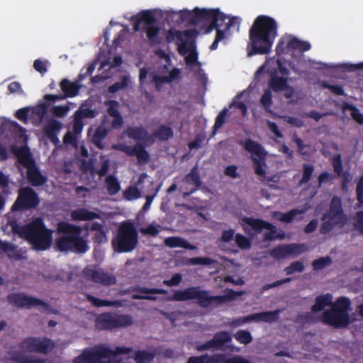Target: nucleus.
Masks as SVG:
<instances>
[{"label": "nucleus", "mask_w": 363, "mask_h": 363, "mask_svg": "<svg viewBox=\"0 0 363 363\" xmlns=\"http://www.w3.org/2000/svg\"><path fill=\"white\" fill-rule=\"evenodd\" d=\"M277 27L274 18L263 15L257 16L249 30L248 56L269 53L277 36Z\"/></svg>", "instance_id": "obj_1"}, {"label": "nucleus", "mask_w": 363, "mask_h": 363, "mask_svg": "<svg viewBox=\"0 0 363 363\" xmlns=\"http://www.w3.org/2000/svg\"><path fill=\"white\" fill-rule=\"evenodd\" d=\"M243 291H236L228 289L226 294L220 296H210L206 290L200 289L199 286H191L183 290H177L171 296L167 298L168 301H185L197 300V304L203 308L210 306L218 307L223 303L235 300L242 295Z\"/></svg>", "instance_id": "obj_2"}, {"label": "nucleus", "mask_w": 363, "mask_h": 363, "mask_svg": "<svg viewBox=\"0 0 363 363\" xmlns=\"http://www.w3.org/2000/svg\"><path fill=\"white\" fill-rule=\"evenodd\" d=\"M57 232L62 235L55 239L57 250L77 254H84L89 250L87 240L81 236L82 229L80 226L62 220L57 225Z\"/></svg>", "instance_id": "obj_3"}, {"label": "nucleus", "mask_w": 363, "mask_h": 363, "mask_svg": "<svg viewBox=\"0 0 363 363\" xmlns=\"http://www.w3.org/2000/svg\"><path fill=\"white\" fill-rule=\"evenodd\" d=\"M125 134L135 141H140L133 146L125 144H118L116 149L125 153L128 156H135L139 164H145L150 160V155L145 150L146 146L155 143L153 136L150 135L143 126L128 127L124 131Z\"/></svg>", "instance_id": "obj_4"}, {"label": "nucleus", "mask_w": 363, "mask_h": 363, "mask_svg": "<svg viewBox=\"0 0 363 363\" xmlns=\"http://www.w3.org/2000/svg\"><path fill=\"white\" fill-rule=\"evenodd\" d=\"M180 17L183 21L188 22L193 26L208 23L204 31L206 34L211 33L218 26H223V23L229 18L219 9H199L198 7L192 11H182Z\"/></svg>", "instance_id": "obj_5"}, {"label": "nucleus", "mask_w": 363, "mask_h": 363, "mask_svg": "<svg viewBox=\"0 0 363 363\" xmlns=\"http://www.w3.org/2000/svg\"><path fill=\"white\" fill-rule=\"evenodd\" d=\"M26 240L33 249L37 251H44L52 244V231L48 229L41 218H36L24 228Z\"/></svg>", "instance_id": "obj_6"}, {"label": "nucleus", "mask_w": 363, "mask_h": 363, "mask_svg": "<svg viewBox=\"0 0 363 363\" xmlns=\"http://www.w3.org/2000/svg\"><path fill=\"white\" fill-rule=\"evenodd\" d=\"M11 152L17 158L18 162L27 169V179L33 186L44 185L48 178L43 175L39 168L27 145H22L19 147L13 145Z\"/></svg>", "instance_id": "obj_7"}, {"label": "nucleus", "mask_w": 363, "mask_h": 363, "mask_svg": "<svg viewBox=\"0 0 363 363\" xmlns=\"http://www.w3.org/2000/svg\"><path fill=\"white\" fill-rule=\"evenodd\" d=\"M350 306L351 301L349 298L342 296L337 298L330 310L323 313L321 322L337 329L346 328L351 323L348 313Z\"/></svg>", "instance_id": "obj_8"}, {"label": "nucleus", "mask_w": 363, "mask_h": 363, "mask_svg": "<svg viewBox=\"0 0 363 363\" xmlns=\"http://www.w3.org/2000/svg\"><path fill=\"white\" fill-rule=\"evenodd\" d=\"M138 244V233L134 224L125 220L118 228L116 236L111 240L115 252L126 253L133 251Z\"/></svg>", "instance_id": "obj_9"}, {"label": "nucleus", "mask_w": 363, "mask_h": 363, "mask_svg": "<svg viewBox=\"0 0 363 363\" xmlns=\"http://www.w3.org/2000/svg\"><path fill=\"white\" fill-rule=\"evenodd\" d=\"M132 351L130 347H117L112 350L105 344H99L85 349L82 354L73 359V363H101L102 359L113 357L118 354H128Z\"/></svg>", "instance_id": "obj_10"}, {"label": "nucleus", "mask_w": 363, "mask_h": 363, "mask_svg": "<svg viewBox=\"0 0 363 363\" xmlns=\"http://www.w3.org/2000/svg\"><path fill=\"white\" fill-rule=\"evenodd\" d=\"M323 223L319 231L322 235L329 233L335 226L344 225L347 223V216L344 213L342 200L337 196H334L330 201L328 211L322 217Z\"/></svg>", "instance_id": "obj_11"}, {"label": "nucleus", "mask_w": 363, "mask_h": 363, "mask_svg": "<svg viewBox=\"0 0 363 363\" xmlns=\"http://www.w3.org/2000/svg\"><path fill=\"white\" fill-rule=\"evenodd\" d=\"M133 324V318L128 314L103 313L95 319V326L99 330H112L125 328Z\"/></svg>", "instance_id": "obj_12"}, {"label": "nucleus", "mask_w": 363, "mask_h": 363, "mask_svg": "<svg viewBox=\"0 0 363 363\" xmlns=\"http://www.w3.org/2000/svg\"><path fill=\"white\" fill-rule=\"evenodd\" d=\"M243 147L246 151L252 155L251 156V160L253 164L255 173L258 176L265 177L267 152L262 145L249 138L244 142Z\"/></svg>", "instance_id": "obj_13"}, {"label": "nucleus", "mask_w": 363, "mask_h": 363, "mask_svg": "<svg viewBox=\"0 0 363 363\" xmlns=\"http://www.w3.org/2000/svg\"><path fill=\"white\" fill-rule=\"evenodd\" d=\"M157 19L152 11H142L135 17L133 30L135 31H139L140 25L143 24L142 30L145 32L149 40L151 43H155V39L157 38L160 31L159 27L155 25Z\"/></svg>", "instance_id": "obj_14"}, {"label": "nucleus", "mask_w": 363, "mask_h": 363, "mask_svg": "<svg viewBox=\"0 0 363 363\" xmlns=\"http://www.w3.org/2000/svg\"><path fill=\"white\" fill-rule=\"evenodd\" d=\"M19 347L28 352L48 354L55 347V342L47 337H32L24 338L18 345Z\"/></svg>", "instance_id": "obj_15"}, {"label": "nucleus", "mask_w": 363, "mask_h": 363, "mask_svg": "<svg viewBox=\"0 0 363 363\" xmlns=\"http://www.w3.org/2000/svg\"><path fill=\"white\" fill-rule=\"evenodd\" d=\"M6 300L9 304L19 308H32L43 306L45 311L56 313L51 306L44 301L35 297L29 296L23 293H11L7 295Z\"/></svg>", "instance_id": "obj_16"}, {"label": "nucleus", "mask_w": 363, "mask_h": 363, "mask_svg": "<svg viewBox=\"0 0 363 363\" xmlns=\"http://www.w3.org/2000/svg\"><path fill=\"white\" fill-rule=\"evenodd\" d=\"M40 199L37 193L30 187L20 189L18 195L12 206V211H22L34 208L38 206Z\"/></svg>", "instance_id": "obj_17"}, {"label": "nucleus", "mask_w": 363, "mask_h": 363, "mask_svg": "<svg viewBox=\"0 0 363 363\" xmlns=\"http://www.w3.org/2000/svg\"><path fill=\"white\" fill-rule=\"evenodd\" d=\"M83 276L87 281H90L103 286H112L116 284L115 276L105 272L97 265H88L82 271Z\"/></svg>", "instance_id": "obj_18"}, {"label": "nucleus", "mask_w": 363, "mask_h": 363, "mask_svg": "<svg viewBox=\"0 0 363 363\" xmlns=\"http://www.w3.org/2000/svg\"><path fill=\"white\" fill-rule=\"evenodd\" d=\"M187 363H251L250 360L242 356H234L226 358L223 354L208 355V354L200 356H193L188 359Z\"/></svg>", "instance_id": "obj_19"}, {"label": "nucleus", "mask_w": 363, "mask_h": 363, "mask_svg": "<svg viewBox=\"0 0 363 363\" xmlns=\"http://www.w3.org/2000/svg\"><path fill=\"white\" fill-rule=\"evenodd\" d=\"M242 220L243 223L250 226L256 233H261L264 229L269 230V232L264 234L265 240H273L277 238L276 226L266 220L252 217H243Z\"/></svg>", "instance_id": "obj_20"}, {"label": "nucleus", "mask_w": 363, "mask_h": 363, "mask_svg": "<svg viewBox=\"0 0 363 363\" xmlns=\"http://www.w3.org/2000/svg\"><path fill=\"white\" fill-rule=\"evenodd\" d=\"M231 340L232 337L228 332L219 331L213 335L212 339L203 344L197 345L196 350L199 352L211 349L223 350L225 348L226 344L231 342Z\"/></svg>", "instance_id": "obj_21"}, {"label": "nucleus", "mask_w": 363, "mask_h": 363, "mask_svg": "<svg viewBox=\"0 0 363 363\" xmlns=\"http://www.w3.org/2000/svg\"><path fill=\"white\" fill-rule=\"evenodd\" d=\"M228 21L223 23V26H218L216 30V36L213 43L210 46L211 50H215L218 48V43L225 40L228 38L230 29L233 27L239 26L240 18L236 16L227 18Z\"/></svg>", "instance_id": "obj_22"}, {"label": "nucleus", "mask_w": 363, "mask_h": 363, "mask_svg": "<svg viewBox=\"0 0 363 363\" xmlns=\"http://www.w3.org/2000/svg\"><path fill=\"white\" fill-rule=\"evenodd\" d=\"M197 34L195 29H188L185 30H169L167 34V40L169 42L177 40L181 45L178 48L180 53L183 52V50L186 49V42L187 39H190Z\"/></svg>", "instance_id": "obj_23"}, {"label": "nucleus", "mask_w": 363, "mask_h": 363, "mask_svg": "<svg viewBox=\"0 0 363 363\" xmlns=\"http://www.w3.org/2000/svg\"><path fill=\"white\" fill-rule=\"evenodd\" d=\"M280 309H277L272 311H264L260 313H252L242 318V323H249L251 321L255 322H264V323H273L277 321L279 318L281 313Z\"/></svg>", "instance_id": "obj_24"}, {"label": "nucleus", "mask_w": 363, "mask_h": 363, "mask_svg": "<svg viewBox=\"0 0 363 363\" xmlns=\"http://www.w3.org/2000/svg\"><path fill=\"white\" fill-rule=\"evenodd\" d=\"M184 181L189 184L194 185V188L191 189L189 192L184 193V197L191 195L201 187L202 182L197 165L193 167L191 171L185 176Z\"/></svg>", "instance_id": "obj_25"}, {"label": "nucleus", "mask_w": 363, "mask_h": 363, "mask_svg": "<svg viewBox=\"0 0 363 363\" xmlns=\"http://www.w3.org/2000/svg\"><path fill=\"white\" fill-rule=\"evenodd\" d=\"M71 218L73 220L88 221L100 218L101 216L96 212L91 211L84 208H80L74 209L71 212Z\"/></svg>", "instance_id": "obj_26"}, {"label": "nucleus", "mask_w": 363, "mask_h": 363, "mask_svg": "<svg viewBox=\"0 0 363 363\" xmlns=\"http://www.w3.org/2000/svg\"><path fill=\"white\" fill-rule=\"evenodd\" d=\"M60 86L65 99L76 96L81 88L77 82H71L67 79H62L60 83Z\"/></svg>", "instance_id": "obj_27"}, {"label": "nucleus", "mask_w": 363, "mask_h": 363, "mask_svg": "<svg viewBox=\"0 0 363 363\" xmlns=\"http://www.w3.org/2000/svg\"><path fill=\"white\" fill-rule=\"evenodd\" d=\"M164 245L169 247H182L184 249L194 250L196 249L195 245H191L185 239L180 237H168L165 238Z\"/></svg>", "instance_id": "obj_28"}, {"label": "nucleus", "mask_w": 363, "mask_h": 363, "mask_svg": "<svg viewBox=\"0 0 363 363\" xmlns=\"http://www.w3.org/2000/svg\"><path fill=\"white\" fill-rule=\"evenodd\" d=\"M306 208L298 209L293 208L286 213H281L280 211H275L274 216L279 220L289 223L293 221L297 215L303 214L306 212Z\"/></svg>", "instance_id": "obj_29"}, {"label": "nucleus", "mask_w": 363, "mask_h": 363, "mask_svg": "<svg viewBox=\"0 0 363 363\" xmlns=\"http://www.w3.org/2000/svg\"><path fill=\"white\" fill-rule=\"evenodd\" d=\"M333 296L330 294L318 296L315 299V303L311 307L313 312H319L323 311L326 306H331Z\"/></svg>", "instance_id": "obj_30"}, {"label": "nucleus", "mask_w": 363, "mask_h": 363, "mask_svg": "<svg viewBox=\"0 0 363 363\" xmlns=\"http://www.w3.org/2000/svg\"><path fill=\"white\" fill-rule=\"evenodd\" d=\"M287 82V77H279L273 74L269 82V86L275 92H281L288 88Z\"/></svg>", "instance_id": "obj_31"}, {"label": "nucleus", "mask_w": 363, "mask_h": 363, "mask_svg": "<svg viewBox=\"0 0 363 363\" xmlns=\"http://www.w3.org/2000/svg\"><path fill=\"white\" fill-rule=\"evenodd\" d=\"M11 362L14 363H45L46 360L36 357L33 355H26L21 352L15 353L11 358Z\"/></svg>", "instance_id": "obj_32"}, {"label": "nucleus", "mask_w": 363, "mask_h": 363, "mask_svg": "<svg viewBox=\"0 0 363 363\" xmlns=\"http://www.w3.org/2000/svg\"><path fill=\"white\" fill-rule=\"evenodd\" d=\"M0 250L6 252L10 258H15L16 259L22 258L19 251L17 250V247L6 241L0 240Z\"/></svg>", "instance_id": "obj_33"}, {"label": "nucleus", "mask_w": 363, "mask_h": 363, "mask_svg": "<svg viewBox=\"0 0 363 363\" xmlns=\"http://www.w3.org/2000/svg\"><path fill=\"white\" fill-rule=\"evenodd\" d=\"M108 134V130L103 125H100L95 130L93 135V143L99 149L104 148L102 143L103 140L106 138Z\"/></svg>", "instance_id": "obj_34"}, {"label": "nucleus", "mask_w": 363, "mask_h": 363, "mask_svg": "<svg viewBox=\"0 0 363 363\" xmlns=\"http://www.w3.org/2000/svg\"><path fill=\"white\" fill-rule=\"evenodd\" d=\"M107 192L109 195L117 194L121 190V185L118 179L113 175H108L106 179Z\"/></svg>", "instance_id": "obj_35"}, {"label": "nucleus", "mask_w": 363, "mask_h": 363, "mask_svg": "<svg viewBox=\"0 0 363 363\" xmlns=\"http://www.w3.org/2000/svg\"><path fill=\"white\" fill-rule=\"evenodd\" d=\"M154 138L159 139L160 140H167L173 136L172 129L166 125H162L155 132L151 135Z\"/></svg>", "instance_id": "obj_36"}, {"label": "nucleus", "mask_w": 363, "mask_h": 363, "mask_svg": "<svg viewBox=\"0 0 363 363\" xmlns=\"http://www.w3.org/2000/svg\"><path fill=\"white\" fill-rule=\"evenodd\" d=\"M86 300L90 302L95 307H110V306H114L118 305L117 301H109V300H104V299H100L99 298H96L91 294H86Z\"/></svg>", "instance_id": "obj_37"}, {"label": "nucleus", "mask_w": 363, "mask_h": 363, "mask_svg": "<svg viewBox=\"0 0 363 363\" xmlns=\"http://www.w3.org/2000/svg\"><path fill=\"white\" fill-rule=\"evenodd\" d=\"M97 112L86 105H82L79 109L74 113V116L82 119L94 118L96 116Z\"/></svg>", "instance_id": "obj_38"}, {"label": "nucleus", "mask_w": 363, "mask_h": 363, "mask_svg": "<svg viewBox=\"0 0 363 363\" xmlns=\"http://www.w3.org/2000/svg\"><path fill=\"white\" fill-rule=\"evenodd\" d=\"M155 353L146 350H137L134 354V359L137 363H150L155 358Z\"/></svg>", "instance_id": "obj_39"}, {"label": "nucleus", "mask_w": 363, "mask_h": 363, "mask_svg": "<svg viewBox=\"0 0 363 363\" xmlns=\"http://www.w3.org/2000/svg\"><path fill=\"white\" fill-rule=\"evenodd\" d=\"M62 128V123L57 120L50 121L43 128V132L47 137L58 134Z\"/></svg>", "instance_id": "obj_40"}, {"label": "nucleus", "mask_w": 363, "mask_h": 363, "mask_svg": "<svg viewBox=\"0 0 363 363\" xmlns=\"http://www.w3.org/2000/svg\"><path fill=\"white\" fill-rule=\"evenodd\" d=\"M332 263L333 259L330 257H322L312 262L313 269L314 271H319L330 266Z\"/></svg>", "instance_id": "obj_41"}, {"label": "nucleus", "mask_w": 363, "mask_h": 363, "mask_svg": "<svg viewBox=\"0 0 363 363\" xmlns=\"http://www.w3.org/2000/svg\"><path fill=\"white\" fill-rule=\"evenodd\" d=\"M130 82V77L128 75H123L121 77V81L116 82L108 88V91L111 94H114L121 89H124L128 87Z\"/></svg>", "instance_id": "obj_42"}, {"label": "nucleus", "mask_w": 363, "mask_h": 363, "mask_svg": "<svg viewBox=\"0 0 363 363\" xmlns=\"http://www.w3.org/2000/svg\"><path fill=\"white\" fill-rule=\"evenodd\" d=\"M216 261L211 257H197L193 258H189L186 260V264L188 265H210L215 263Z\"/></svg>", "instance_id": "obj_43"}, {"label": "nucleus", "mask_w": 363, "mask_h": 363, "mask_svg": "<svg viewBox=\"0 0 363 363\" xmlns=\"http://www.w3.org/2000/svg\"><path fill=\"white\" fill-rule=\"evenodd\" d=\"M269 255L275 259H282L288 256L286 245H280L274 247L269 252Z\"/></svg>", "instance_id": "obj_44"}, {"label": "nucleus", "mask_w": 363, "mask_h": 363, "mask_svg": "<svg viewBox=\"0 0 363 363\" xmlns=\"http://www.w3.org/2000/svg\"><path fill=\"white\" fill-rule=\"evenodd\" d=\"M260 103L263 106L264 110L267 112H270V108L272 106V94L269 89H267L264 91L261 99Z\"/></svg>", "instance_id": "obj_45"}, {"label": "nucleus", "mask_w": 363, "mask_h": 363, "mask_svg": "<svg viewBox=\"0 0 363 363\" xmlns=\"http://www.w3.org/2000/svg\"><path fill=\"white\" fill-rule=\"evenodd\" d=\"M235 338L241 344L247 345L252 340L251 333L247 330H240L235 334Z\"/></svg>", "instance_id": "obj_46"}, {"label": "nucleus", "mask_w": 363, "mask_h": 363, "mask_svg": "<svg viewBox=\"0 0 363 363\" xmlns=\"http://www.w3.org/2000/svg\"><path fill=\"white\" fill-rule=\"evenodd\" d=\"M135 291L146 294H167V291L163 289H157V288H147L145 286H136L134 289Z\"/></svg>", "instance_id": "obj_47"}, {"label": "nucleus", "mask_w": 363, "mask_h": 363, "mask_svg": "<svg viewBox=\"0 0 363 363\" xmlns=\"http://www.w3.org/2000/svg\"><path fill=\"white\" fill-rule=\"evenodd\" d=\"M228 108H223L216 116V121L213 125V133L217 131L222 125L225 123L226 117L228 115Z\"/></svg>", "instance_id": "obj_48"}, {"label": "nucleus", "mask_w": 363, "mask_h": 363, "mask_svg": "<svg viewBox=\"0 0 363 363\" xmlns=\"http://www.w3.org/2000/svg\"><path fill=\"white\" fill-rule=\"evenodd\" d=\"M314 171V167L311 164H303V175L300 180V184H306L311 178L312 174Z\"/></svg>", "instance_id": "obj_49"}, {"label": "nucleus", "mask_w": 363, "mask_h": 363, "mask_svg": "<svg viewBox=\"0 0 363 363\" xmlns=\"http://www.w3.org/2000/svg\"><path fill=\"white\" fill-rule=\"evenodd\" d=\"M237 246L241 250H247L251 247V241L245 236L238 233L235 236Z\"/></svg>", "instance_id": "obj_50"}, {"label": "nucleus", "mask_w": 363, "mask_h": 363, "mask_svg": "<svg viewBox=\"0 0 363 363\" xmlns=\"http://www.w3.org/2000/svg\"><path fill=\"white\" fill-rule=\"evenodd\" d=\"M304 270V265L301 261H295L284 269L286 275H291L296 272H302Z\"/></svg>", "instance_id": "obj_51"}, {"label": "nucleus", "mask_w": 363, "mask_h": 363, "mask_svg": "<svg viewBox=\"0 0 363 363\" xmlns=\"http://www.w3.org/2000/svg\"><path fill=\"white\" fill-rule=\"evenodd\" d=\"M123 194L124 197L129 201L137 199L140 197V190L138 188L133 186H129L128 189H126Z\"/></svg>", "instance_id": "obj_52"}, {"label": "nucleus", "mask_w": 363, "mask_h": 363, "mask_svg": "<svg viewBox=\"0 0 363 363\" xmlns=\"http://www.w3.org/2000/svg\"><path fill=\"white\" fill-rule=\"evenodd\" d=\"M333 167L334 169V172L338 175L341 176L343 172V167L341 159V155L340 154L335 155L333 158Z\"/></svg>", "instance_id": "obj_53"}, {"label": "nucleus", "mask_w": 363, "mask_h": 363, "mask_svg": "<svg viewBox=\"0 0 363 363\" xmlns=\"http://www.w3.org/2000/svg\"><path fill=\"white\" fill-rule=\"evenodd\" d=\"M106 104L108 106L107 112L110 116L112 117L121 114L118 111L119 103L117 101L110 100L106 102Z\"/></svg>", "instance_id": "obj_54"}, {"label": "nucleus", "mask_w": 363, "mask_h": 363, "mask_svg": "<svg viewBox=\"0 0 363 363\" xmlns=\"http://www.w3.org/2000/svg\"><path fill=\"white\" fill-rule=\"evenodd\" d=\"M287 246V252L289 255H298L302 253L304 250V245L303 244H289Z\"/></svg>", "instance_id": "obj_55"}, {"label": "nucleus", "mask_w": 363, "mask_h": 363, "mask_svg": "<svg viewBox=\"0 0 363 363\" xmlns=\"http://www.w3.org/2000/svg\"><path fill=\"white\" fill-rule=\"evenodd\" d=\"M160 228V225H154L150 224L146 228H140V231L143 235H147L152 237H155L159 233Z\"/></svg>", "instance_id": "obj_56"}, {"label": "nucleus", "mask_w": 363, "mask_h": 363, "mask_svg": "<svg viewBox=\"0 0 363 363\" xmlns=\"http://www.w3.org/2000/svg\"><path fill=\"white\" fill-rule=\"evenodd\" d=\"M92 240L94 244L97 245H101L107 242L108 238L106 235V232L105 231V230H104L102 231L95 233L92 238Z\"/></svg>", "instance_id": "obj_57"}, {"label": "nucleus", "mask_w": 363, "mask_h": 363, "mask_svg": "<svg viewBox=\"0 0 363 363\" xmlns=\"http://www.w3.org/2000/svg\"><path fill=\"white\" fill-rule=\"evenodd\" d=\"M84 125V121L74 116V122L72 125V131L74 134H80L83 130Z\"/></svg>", "instance_id": "obj_58"}, {"label": "nucleus", "mask_w": 363, "mask_h": 363, "mask_svg": "<svg viewBox=\"0 0 363 363\" xmlns=\"http://www.w3.org/2000/svg\"><path fill=\"white\" fill-rule=\"evenodd\" d=\"M182 279V277L180 274L176 273L174 274L170 279L164 280L163 284L168 286H174L179 285Z\"/></svg>", "instance_id": "obj_59"}, {"label": "nucleus", "mask_w": 363, "mask_h": 363, "mask_svg": "<svg viewBox=\"0 0 363 363\" xmlns=\"http://www.w3.org/2000/svg\"><path fill=\"white\" fill-rule=\"evenodd\" d=\"M357 199L358 201L359 206L363 204V179H359L357 183Z\"/></svg>", "instance_id": "obj_60"}, {"label": "nucleus", "mask_w": 363, "mask_h": 363, "mask_svg": "<svg viewBox=\"0 0 363 363\" xmlns=\"http://www.w3.org/2000/svg\"><path fill=\"white\" fill-rule=\"evenodd\" d=\"M69 108L67 106H55L52 108V113L57 117H64Z\"/></svg>", "instance_id": "obj_61"}, {"label": "nucleus", "mask_w": 363, "mask_h": 363, "mask_svg": "<svg viewBox=\"0 0 363 363\" xmlns=\"http://www.w3.org/2000/svg\"><path fill=\"white\" fill-rule=\"evenodd\" d=\"M29 111L30 108L28 107L20 108L16 111L15 116L19 121L26 122L28 120Z\"/></svg>", "instance_id": "obj_62"}, {"label": "nucleus", "mask_w": 363, "mask_h": 363, "mask_svg": "<svg viewBox=\"0 0 363 363\" xmlns=\"http://www.w3.org/2000/svg\"><path fill=\"white\" fill-rule=\"evenodd\" d=\"M299 39L290 35L286 38V47L289 50H298Z\"/></svg>", "instance_id": "obj_63"}, {"label": "nucleus", "mask_w": 363, "mask_h": 363, "mask_svg": "<svg viewBox=\"0 0 363 363\" xmlns=\"http://www.w3.org/2000/svg\"><path fill=\"white\" fill-rule=\"evenodd\" d=\"M352 117L359 124H363V113H360L359 110L354 106H351Z\"/></svg>", "instance_id": "obj_64"}]
</instances>
